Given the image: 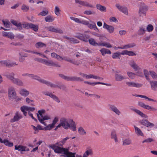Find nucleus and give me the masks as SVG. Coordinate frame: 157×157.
Instances as JSON below:
<instances>
[{"instance_id":"nucleus-1","label":"nucleus","mask_w":157,"mask_h":157,"mask_svg":"<svg viewBox=\"0 0 157 157\" xmlns=\"http://www.w3.org/2000/svg\"><path fill=\"white\" fill-rule=\"evenodd\" d=\"M60 123L57 126V128L62 127L65 129H70L73 131L76 130V125L74 121L72 120L70 121L65 118L61 119Z\"/></svg>"},{"instance_id":"nucleus-2","label":"nucleus","mask_w":157,"mask_h":157,"mask_svg":"<svg viewBox=\"0 0 157 157\" xmlns=\"http://www.w3.org/2000/svg\"><path fill=\"white\" fill-rule=\"evenodd\" d=\"M70 19L75 22L78 23L82 24L87 25L88 27L91 29H93L95 31H98V29L96 26V24L92 21L89 20V21L86 20H81L80 19L72 17H70Z\"/></svg>"},{"instance_id":"nucleus-3","label":"nucleus","mask_w":157,"mask_h":157,"mask_svg":"<svg viewBox=\"0 0 157 157\" xmlns=\"http://www.w3.org/2000/svg\"><path fill=\"white\" fill-rule=\"evenodd\" d=\"M4 76L13 83L18 86H22L24 85V83L21 80L14 77L15 74L13 72H6Z\"/></svg>"},{"instance_id":"nucleus-4","label":"nucleus","mask_w":157,"mask_h":157,"mask_svg":"<svg viewBox=\"0 0 157 157\" xmlns=\"http://www.w3.org/2000/svg\"><path fill=\"white\" fill-rule=\"evenodd\" d=\"M36 60L38 62L48 66L55 67H61L60 65L58 63L53 62L51 60L42 58H39L36 59Z\"/></svg>"},{"instance_id":"nucleus-5","label":"nucleus","mask_w":157,"mask_h":157,"mask_svg":"<svg viewBox=\"0 0 157 157\" xmlns=\"http://www.w3.org/2000/svg\"><path fill=\"white\" fill-rule=\"evenodd\" d=\"M128 63L130 66L136 71V75L141 77L143 76V75L140 68L134 60H131Z\"/></svg>"},{"instance_id":"nucleus-6","label":"nucleus","mask_w":157,"mask_h":157,"mask_svg":"<svg viewBox=\"0 0 157 157\" xmlns=\"http://www.w3.org/2000/svg\"><path fill=\"white\" fill-rule=\"evenodd\" d=\"M17 94L14 87L10 86L8 89V97L10 100L12 101L16 98Z\"/></svg>"},{"instance_id":"nucleus-7","label":"nucleus","mask_w":157,"mask_h":157,"mask_svg":"<svg viewBox=\"0 0 157 157\" xmlns=\"http://www.w3.org/2000/svg\"><path fill=\"white\" fill-rule=\"evenodd\" d=\"M75 2L76 4L80 5L86 7L91 8H94V5L86 1L75 0Z\"/></svg>"},{"instance_id":"nucleus-8","label":"nucleus","mask_w":157,"mask_h":157,"mask_svg":"<svg viewBox=\"0 0 157 157\" xmlns=\"http://www.w3.org/2000/svg\"><path fill=\"white\" fill-rule=\"evenodd\" d=\"M138 105L140 107L147 110H152L154 112H155L157 110L155 108L148 105H146L144 102L141 101H138Z\"/></svg>"},{"instance_id":"nucleus-9","label":"nucleus","mask_w":157,"mask_h":157,"mask_svg":"<svg viewBox=\"0 0 157 157\" xmlns=\"http://www.w3.org/2000/svg\"><path fill=\"white\" fill-rule=\"evenodd\" d=\"M126 86L129 87L139 88L142 86V84L137 83L133 81H126Z\"/></svg>"},{"instance_id":"nucleus-10","label":"nucleus","mask_w":157,"mask_h":157,"mask_svg":"<svg viewBox=\"0 0 157 157\" xmlns=\"http://www.w3.org/2000/svg\"><path fill=\"white\" fill-rule=\"evenodd\" d=\"M75 36L81 41L85 42H88V39L89 38V36L88 35H86L84 34H81L80 33H77Z\"/></svg>"},{"instance_id":"nucleus-11","label":"nucleus","mask_w":157,"mask_h":157,"mask_svg":"<svg viewBox=\"0 0 157 157\" xmlns=\"http://www.w3.org/2000/svg\"><path fill=\"white\" fill-rule=\"evenodd\" d=\"M54 151L58 153H62L64 154L67 148L61 147L58 146H53L51 147Z\"/></svg>"},{"instance_id":"nucleus-12","label":"nucleus","mask_w":157,"mask_h":157,"mask_svg":"<svg viewBox=\"0 0 157 157\" xmlns=\"http://www.w3.org/2000/svg\"><path fill=\"white\" fill-rule=\"evenodd\" d=\"M34 79L37 80L41 83L46 84L51 87H54V85L52 83L42 79L39 76L37 75H35Z\"/></svg>"},{"instance_id":"nucleus-13","label":"nucleus","mask_w":157,"mask_h":157,"mask_svg":"<svg viewBox=\"0 0 157 157\" xmlns=\"http://www.w3.org/2000/svg\"><path fill=\"white\" fill-rule=\"evenodd\" d=\"M116 8L120 11L126 15H128V12L127 8L125 6H123L118 4L116 5Z\"/></svg>"},{"instance_id":"nucleus-14","label":"nucleus","mask_w":157,"mask_h":157,"mask_svg":"<svg viewBox=\"0 0 157 157\" xmlns=\"http://www.w3.org/2000/svg\"><path fill=\"white\" fill-rule=\"evenodd\" d=\"M139 123L142 125L147 127H153L155 126V124L153 123L149 122L147 120L145 119H143L140 121Z\"/></svg>"},{"instance_id":"nucleus-15","label":"nucleus","mask_w":157,"mask_h":157,"mask_svg":"<svg viewBox=\"0 0 157 157\" xmlns=\"http://www.w3.org/2000/svg\"><path fill=\"white\" fill-rule=\"evenodd\" d=\"M47 29L48 31L56 33H63V31L58 28H55L53 26H50L47 28Z\"/></svg>"},{"instance_id":"nucleus-16","label":"nucleus","mask_w":157,"mask_h":157,"mask_svg":"<svg viewBox=\"0 0 157 157\" xmlns=\"http://www.w3.org/2000/svg\"><path fill=\"white\" fill-rule=\"evenodd\" d=\"M15 149L19 151H29V149L27 147L22 145H16L15 146Z\"/></svg>"},{"instance_id":"nucleus-17","label":"nucleus","mask_w":157,"mask_h":157,"mask_svg":"<svg viewBox=\"0 0 157 157\" xmlns=\"http://www.w3.org/2000/svg\"><path fill=\"white\" fill-rule=\"evenodd\" d=\"M79 74L82 76L84 77L86 79H89L90 78L95 79L98 78L97 77V75H95L92 74L87 75L85 73L80 72L79 73Z\"/></svg>"},{"instance_id":"nucleus-18","label":"nucleus","mask_w":157,"mask_h":157,"mask_svg":"<svg viewBox=\"0 0 157 157\" xmlns=\"http://www.w3.org/2000/svg\"><path fill=\"white\" fill-rule=\"evenodd\" d=\"M110 109L118 116H120L121 113V111L114 105H111L109 107Z\"/></svg>"},{"instance_id":"nucleus-19","label":"nucleus","mask_w":157,"mask_h":157,"mask_svg":"<svg viewBox=\"0 0 157 157\" xmlns=\"http://www.w3.org/2000/svg\"><path fill=\"white\" fill-rule=\"evenodd\" d=\"M131 110L142 118H147L148 117V116L147 115L138 109L135 108H132Z\"/></svg>"},{"instance_id":"nucleus-20","label":"nucleus","mask_w":157,"mask_h":157,"mask_svg":"<svg viewBox=\"0 0 157 157\" xmlns=\"http://www.w3.org/2000/svg\"><path fill=\"white\" fill-rule=\"evenodd\" d=\"M103 28L107 30L110 33H113L115 29L113 26L108 25L105 22L103 24Z\"/></svg>"},{"instance_id":"nucleus-21","label":"nucleus","mask_w":157,"mask_h":157,"mask_svg":"<svg viewBox=\"0 0 157 157\" xmlns=\"http://www.w3.org/2000/svg\"><path fill=\"white\" fill-rule=\"evenodd\" d=\"M2 33L3 36L6 37L11 40L13 39L14 38V35L12 32L2 31Z\"/></svg>"},{"instance_id":"nucleus-22","label":"nucleus","mask_w":157,"mask_h":157,"mask_svg":"<svg viewBox=\"0 0 157 157\" xmlns=\"http://www.w3.org/2000/svg\"><path fill=\"white\" fill-rule=\"evenodd\" d=\"M19 93L21 96L26 97L29 94V92L25 88H22L20 89Z\"/></svg>"},{"instance_id":"nucleus-23","label":"nucleus","mask_w":157,"mask_h":157,"mask_svg":"<svg viewBox=\"0 0 157 157\" xmlns=\"http://www.w3.org/2000/svg\"><path fill=\"white\" fill-rule=\"evenodd\" d=\"M147 10V8L146 6H141L139 12L140 16H145Z\"/></svg>"},{"instance_id":"nucleus-24","label":"nucleus","mask_w":157,"mask_h":157,"mask_svg":"<svg viewBox=\"0 0 157 157\" xmlns=\"http://www.w3.org/2000/svg\"><path fill=\"white\" fill-rule=\"evenodd\" d=\"M22 117V115L19 113L17 112L14 116L13 118L11 119L10 121L11 122H13L17 121Z\"/></svg>"},{"instance_id":"nucleus-25","label":"nucleus","mask_w":157,"mask_h":157,"mask_svg":"<svg viewBox=\"0 0 157 157\" xmlns=\"http://www.w3.org/2000/svg\"><path fill=\"white\" fill-rule=\"evenodd\" d=\"M11 22L13 25L16 26L18 30H22L21 23L13 20L11 21Z\"/></svg>"},{"instance_id":"nucleus-26","label":"nucleus","mask_w":157,"mask_h":157,"mask_svg":"<svg viewBox=\"0 0 157 157\" xmlns=\"http://www.w3.org/2000/svg\"><path fill=\"white\" fill-rule=\"evenodd\" d=\"M135 131L136 134L138 136H141L143 137L144 134L141 130L138 127L136 126H134Z\"/></svg>"},{"instance_id":"nucleus-27","label":"nucleus","mask_w":157,"mask_h":157,"mask_svg":"<svg viewBox=\"0 0 157 157\" xmlns=\"http://www.w3.org/2000/svg\"><path fill=\"white\" fill-rule=\"evenodd\" d=\"M45 111L44 109H42L38 111L37 113H36V115L39 121H41V118L43 117L44 116L43 114L45 113Z\"/></svg>"},{"instance_id":"nucleus-28","label":"nucleus","mask_w":157,"mask_h":157,"mask_svg":"<svg viewBox=\"0 0 157 157\" xmlns=\"http://www.w3.org/2000/svg\"><path fill=\"white\" fill-rule=\"evenodd\" d=\"M150 84L151 89L154 91H157V81H150Z\"/></svg>"},{"instance_id":"nucleus-29","label":"nucleus","mask_w":157,"mask_h":157,"mask_svg":"<svg viewBox=\"0 0 157 157\" xmlns=\"http://www.w3.org/2000/svg\"><path fill=\"white\" fill-rule=\"evenodd\" d=\"M51 119V117L48 115H46L44 116L42 118H41V120H39V121L42 124H43L44 125H46V124L44 122V121L48 120Z\"/></svg>"},{"instance_id":"nucleus-30","label":"nucleus","mask_w":157,"mask_h":157,"mask_svg":"<svg viewBox=\"0 0 157 157\" xmlns=\"http://www.w3.org/2000/svg\"><path fill=\"white\" fill-rule=\"evenodd\" d=\"M132 143V140L129 138L125 139L123 140L122 144L123 146H127L131 144Z\"/></svg>"},{"instance_id":"nucleus-31","label":"nucleus","mask_w":157,"mask_h":157,"mask_svg":"<svg viewBox=\"0 0 157 157\" xmlns=\"http://www.w3.org/2000/svg\"><path fill=\"white\" fill-rule=\"evenodd\" d=\"M121 55H127L129 56H136V54L133 52L132 51L124 50L121 52Z\"/></svg>"},{"instance_id":"nucleus-32","label":"nucleus","mask_w":157,"mask_h":157,"mask_svg":"<svg viewBox=\"0 0 157 157\" xmlns=\"http://www.w3.org/2000/svg\"><path fill=\"white\" fill-rule=\"evenodd\" d=\"M20 56L19 58V60L20 62L23 63L25 60V58L27 57V54L25 53L22 54V53L20 52L19 53Z\"/></svg>"},{"instance_id":"nucleus-33","label":"nucleus","mask_w":157,"mask_h":157,"mask_svg":"<svg viewBox=\"0 0 157 157\" xmlns=\"http://www.w3.org/2000/svg\"><path fill=\"white\" fill-rule=\"evenodd\" d=\"M84 82L85 84H89L91 86H95V85L98 84H102L106 85V86H110V85H108L105 83L101 82H91L88 81H84Z\"/></svg>"},{"instance_id":"nucleus-34","label":"nucleus","mask_w":157,"mask_h":157,"mask_svg":"<svg viewBox=\"0 0 157 157\" xmlns=\"http://www.w3.org/2000/svg\"><path fill=\"white\" fill-rule=\"evenodd\" d=\"M75 153H72L69 152L67 148L65 153L64 154V156H66L67 157H75Z\"/></svg>"},{"instance_id":"nucleus-35","label":"nucleus","mask_w":157,"mask_h":157,"mask_svg":"<svg viewBox=\"0 0 157 157\" xmlns=\"http://www.w3.org/2000/svg\"><path fill=\"white\" fill-rule=\"evenodd\" d=\"M100 52L103 56H105L106 54H111V52L109 50L105 48H101L100 50Z\"/></svg>"},{"instance_id":"nucleus-36","label":"nucleus","mask_w":157,"mask_h":157,"mask_svg":"<svg viewBox=\"0 0 157 157\" xmlns=\"http://www.w3.org/2000/svg\"><path fill=\"white\" fill-rule=\"evenodd\" d=\"M97 9L101 12H105L106 11V8L104 6H102L100 4H98L96 5Z\"/></svg>"},{"instance_id":"nucleus-37","label":"nucleus","mask_w":157,"mask_h":157,"mask_svg":"<svg viewBox=\"0 0 157 157\" xmlns=\"http://www.w3.org/2000/svg\"><path fill=\"white\" fill-rule=\"evenodd\" d=\"M126 79L125 76H122L121 75L116 74L115 75V79L117 81H121Z\"/></svg>"},{"instance_id":"nucleus-38","label":"nucleus","mask_w":157,"mask_h":157,"mask_svg":"<svg viewBox=\"0 0 157 157\" xmlns=\"http://www.w3.org/2000/svg\"><path fill=\"white\" fill-rule=\"evenodd\" d=\"M69 81H82V79L80 78L77 76H69Z\"/></svg>"},{"instance_id":"nucleus-39","label":"nucleus","mask_w":157,"mask_h":157,"mask_svg":"<svg viewBox=\"0 0 157 157\" xmlns=\"http://www.w3.org/2000/svg\"><path fill=\"white\" fill-rule=\"evenodd\" d=\"M70 138L69 137H67L65 138L56 144V145L58 146H62L66 142V141L69 139Z\"/></svg>"},{"instance_id":"nucleus-40","label":"nucleus","mask_w":157,"mask_h":157,"mask_svg":"<svg viewBox=\"0 0 157 157\" xmlns=\"http://www.w3.org/2000/svg\"><path fill=\"white\" fill-rule=\"evenodd\" d=\"M78 133L82 136L86 135L87 134L86 132L85 129L82 127H80L78 128Z\"/></svg>"},{"instance_id":"nucleus-41","label":"nucleus","mask_w":157,"mask_h":157,"mask_svg":"<svg viewBox=\"0 0 157 157\" xmlns=\"http://www.w3.org/2000/svg\"><path fill=\"white\" fill-rule=\"evenodd\" d=\"M136 44L134 43L128 44L121 47V49H125L131 48H133L136 46Z\"/></svg>"},{"instance_id":"nucleus-42","label":"nucleus","mask_w":157,"mask_h":157,"mask_svg":"<svg viewBox=\"0 0 157 157\" xmlns=\"http://www.w3.org/2000/svg\"><path fill=\"white\" fill-rule=\"evenodd\" d=\"M98 46H105L108 48H111L112 47L111 44L109 43H108L106 42H101L98 43Z\"/></svg>"},{"instance_id":"nucleus-43","label":"nucleus","mask_w":157,"mask_h":157,"mask_svg":"<svg viewBox=\"0 0 157 157\" xmlns=\"http://www.w3.org/2000/svg\"><path fill=\"white\" fill-rule=\"evenodd\" d=\"M35 46L37 48H40L43 47H46V45L41 42H39L36 43L35 44Z\"/></svg>"},{"instance_id":"nucleus-44","label":"nucleus","mask_w":157,"mask_h":157,"mask_svg":"<svg viewBox=\"0 0 157 157\" xmlns=\"http://www.w3.org/2000/svg\"><path fill=\"white\" fill-rule=\"evenodd\" d=\"M54 17L50 15L47 16L44 18L45 21L46 22H52L54 20Z\"/></svg>"},{"instance_id":"nucleus-45","label":"nucleus","mask_w":157,"mask_h":157,"mask_svg":"<svg viewBox=\"0 0 157 157\" xmlns=\"http://www.w3.org/2000/svg\"><path fill=\"white\" fill-rule=\"evenodd\" d=\"M51 56L52 57L56 59L59 60H60V59H62V56L55 52L51 53Z\"/></svg>"},{"instance_id":"nucleus-46","label":"nucleus","mask_w":157,"mask_h":157,"mask_svg":"<svg viewBox=\"0 0 157 157\" xmlns=\"http://www.w3.org/2000/svg\"><path fill=\"white\" fill-rule=\"evenodd\" d=\"M89 44L93 46H98V43L95 41V40L93 38H90L88 40Z\"/></svg>"},{"instance_id":"nucleus-47","label":"nucleus","mask_w":157,"mask_h":157,"mask_svg":"<svg viewBox=\"0 0 157 157\" xmlns=\"http://www.w3.org/2000/svg\"><path fill=\"white\" fill-rule=\"evenodd\" d=\"M60 10L59 7L58 6H56L54 8V13L57 16H59L60 14Z\"/></svg>"},{"instance_id":"nucleus-48","label":"nucleus","mask_w":157,"mask_h":157,"mask_svg":"<svg viewBox=\"0 0 157 157\" xmlns=\"http://www.w3.org/2000/svg\"><path fill=\"white\" fill-rule=\"evenodd\" d=\"M127 75L129 78L132 79H134L136 77L135 73L131 71H128Z\"/></svg>"},{"instance_id":"nucleus-49","label":"nucleus","mask_w":157,"mask_h":157,"mask_svg":"<svg viewBox=\"0 0 157 157\" xmlns=\"http://www.w3.org/2000/svg\"><path fill=\"white\" fill-rule=\"evenodd\" d=\"M49 11L48 10L45 9L43 10L41 12L39 13L38 15L39 16H45L48 14Z\"/></svg>"},{"instance_id":"nucleus-50","label":"nucleus","mask_w":157,"mask_h":157,"mask_svg":"<svg viewBox=\"0 0 157 157\" xmlns=\"http://www.w3.org/2000/svg\"><path fill=\"white\" fill-rule=\"evenodd\" d=\"M3 144L9 147H12L13 145V143L10 142L8 140L6 139H4Z\"/></svg>"},{"instance_id":"nucleus-51","label":"nucleus","mask_w":157,"mask_h":157,"mask_svg":"<svg viewBox=\"0 0 157 157\" xmlns=\"http://www.w3.org/2000/svg\"><path fill=\"white\" fill-rule=\"evenodd\" d=\"M85 152L89 156L92 155L93 154V150L90 147H88L87 148Z\"/></svg>"},{"instance_id":"nucleus-52","label":"nucleus","mask_w":157,"mask_h":157,"mask_svg":"<svg viewBox=\"0 0 157 157\" xmlns=\"http://www.w3.org/2000/svg\"><path fill=\"white\" fill-rule=\"evenodd\" d=\"M66 38L69 40L70 42L73 43H78L79 42L78 40L74 38H69L67 37Z\"/></svg>"},{"instance_id":"nucleus-53","label":"nucleus","mask_w":157,"mask_h":157,"mask_svg":"<svg viewBox=\"0 0 157 157\" xmlns=\"http://www.w3.org/2000/svg\"><path fill=\"white\" fill-rule=\"evenodd\" d=\"M146 30L143 27H140L139 29L138 33L139 35H143L145 33Z\"/></svg>"},{"instance_id":"nucleus-54","label":"nucleus","mask_w":157,"mask_h":157,"mask_svg":"<svg viewBox=\"0 0 157 157\" xmlns=\"http://www.w3.org/2000/svg\"><path fill=\"white\" fill-rule=\"evenodd\" d=\"M121 55V52L114 53L113 54L112 57L113 59H120Z\"/></svg>"},{"instance_id":"nucleus-55","label":"nucleus","mask_w":157,"mask_h":157,"mask_svg":"<svg viewBox=\"0 0 157 157\" xmlns=\"http://www.w3.org/2000/svg\"><path fill=\"white\" fill-rule=\"evenodd\" d=\"M61 60H64L65 61L70 62L72 63L75 64V62L72 59H71L69 57L67 56H65L62 57V59H60Z\"/></svg>"},{"instance_id":"nucleus-56","label":"nucleus","mask_w":157,"mask_h":157,"mask_svg":"<svg viewBox=\"0 0 157 157\" xmlns=\"http://www.w3.org/2000/svg\"><path fill=\"white\" fill-rule=\"evenodd\" d=\"M10 63V61L9 60H6L0 61V63L2 65L6 66L8 67H9Z\"/></svg>"},{"instance_id":"nucleus-57","label":"nucleus","mask_w":157,"mask_h":157,"mask_svg":"<svg viewBox=\"0 0 157 157\" xmlns=\"http://www.w3.org/2000/svg\"><path fill=\"white\" fill-rule=\"evenodd\" d=\"M31 23H24L21 24L22 29L23 28L29 29H30V26Z\"/></svg>"},{"instance_id":"nucleus-58","label":"nucleus","mask_w":157,"mask_h":157,"mask_svg":"<svg viewBox=\"0 0 157 157\" xmlns=\"http://www.w3.org/2000/svg\"><path fill=\"white\" fill-rule=\"evenodd\" d=\"M150 75L154 79H157V74L155 72L153 71H150Z\"/></svg>"},{"instance_id":"nucleus-59","label":"nucleus","mask_w":157,"mask_h":157,"mask_svg":"<svg viewBox=\"0 0 157 157\" xmlns=\"http://www.w3.org/2000/svg\"><path fill=\"white\" fill-rule=\"evenodd\" d=\"M2 21L4 26L7 28V29H10V22L8 21Z\"/></svg>"},{"instance_id":"nucleus-60","label":"nucleus","mask_w":157,"mask_h":157,"mask_svg":"<svg viewBox=\"0 0 157 157\" xmlns=\"http://www.w3.org/2000/svg\"><path fill=\"white\" fill-rule=\"evenodd\" d=\"M84 14L87 15H91L94 14L95 13L93 11L90 10H86L83 12Z\"/></svg>"},{"instance_id":"nucleus-61","label":"nucleus","mask_w":157,"mask_h":157,"mask_svg":"<svg viewBox=\"0 0 157 157\" xmlns=\"http://www.w3.org/2000/svg\"><path fill=\"white\" fill-rule=\"evenodd\" d=\"M143 71L146 79L148 81H150V79L149 77V74L148 71L146 69H144Z\"/></svg>"},{"instance_id":"nucleus-62","label":"nucleus","mask_w":157,"mask_h":157,"mask_svg":"<svg viewBox=\"0 0 157 157\" xmlns=\"http://www.w3.org/2000/svg\"><path fill=\"white\" fill-rule=\"evenodd\" d=\"M25 102L27 104H30L31 103H33L34 101L29 97H27L25 99Z\"/></svg>"},{"instance_id":"nucleus-63","label":"nucleus","mask_w":157,"mask_h":157,"mask_svg":"<svg viewBox=\"0 0 157 157\" xmlns=\"http://www.w3.org/2000/svg\"><path fill=\"white\" fill-rule=\"evenodd\" d=\"M30 29H32L35 31H37L38 29V27L37 25H35L32 23L31 24L30 26Z\"/></svg>"},{"instance_id":"nucleus-64","label":"nucleus","mask_w":157,"mask_h":157,"mask_svg":"<svg viewBox=\"0 0 157 157\" xmlns=\"http://www.w3.org/2000/svg\"><path fill=\"white\" fill-rule=\"evenodd\" d=\"M21 9L24 11L27 12L29 10V7L28 6L24 4L22 6Z\"/></svg>"}]
</instances>
